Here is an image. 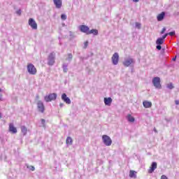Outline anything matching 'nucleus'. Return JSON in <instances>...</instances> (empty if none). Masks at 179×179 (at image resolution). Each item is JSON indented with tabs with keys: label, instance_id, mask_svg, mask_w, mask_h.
Wrapping results in <instances>:
<instances>
[{
	"label": "nucleus",
	"instance_id": "412c9836",
	"mask_svg": "<svg viewBox=\"0 0 179 179\" xmlns=\"http://www.w3.org/2000/svg\"><path fill=\"white\" fill-rule=\"evenodd\" d=\"M73 58V56L72 55V53H69L66 58V61H68V62H71V61H72Z\"/></svg>",
	"mask_w": 179,
	"mask_h": 179
},
{
	"label": "nucleus",
	"instance_id": "423d86ee",
	"mask_svg": "<svg viewBox=\"0 0 179 179\" xmlns=\"http://www.w3.org/2000/svg\"><path fill=\"white\" fill-rule=\"evenodd\" d=\"M44 99L46 103H49V101H52L53 100H57V94H50L48 96H45Z\"/></svg>",
	"mask_w": 179,
	"mask_h": 179
},
{
	"label": "nucleus",
	"instance_id": "f03ea898",
	"mask_svg": "<svg viewBox=\"0 0 179 179\" xmlns=\"http://www.w3.org/2000/svg\"><path fill=\"white\" fill-rule=\"evenodd\" d=\"M134 64H135V60L131 57L124 58V60L123 62V65L126 67L131 66V65Z\"/></svg>",
	"mask_w": 179,
	"mask_h": 179
},
{
	"label": "nucleus",
	"instance_id": "72a5a7b5",
	"mask_svg": "<svg viewBox=\"0 0 179 179\" xmlns=\"http://www.w3.org/2000/svg\"><path fill=\"white\" fill-rule=\"evenodd\" d=\"M161 179H169V178H167V176H166L165 175H162L161 176Z\"/></svg>",
	"mask_w": 179,
	"mask_h": 179
},
{
	"label": "nucleus",
	"instance_id": "ea45409f",
	"mask_svg": "<svg viewBox=\"0 0 179 179\" xmlns=\"http://www.w3.org/2000/svg\"><path fill=\"white\" fill-rule=\"evenodd\" d=\"M154 132H155V134H157V129H156L155 127L154 128Z\"/></svg>",
	"mask_w": 179,
	"mask_h": 179
},
{
	"label": "nucleus",
	"instance_id": "58836bf2",
	"mask_svg": "<svg viewBox=\"0 0 179 179\" xmlns=\"http://www.w3.org/2000/svg\"><path fill=\"white\" fill-rule=\"evenodd\" d=\"M41 122H42V124H45V120L41 119Z\"/></svg>",
	"mask_w": 179,
	"mask_h": 179
},
{
	"label": "nucleus",
	"instance_id": "79ce46f5",
	"mask_svg": "<svg viewBox=\"0 0 179 179\" xmlns=\"http://www.w3.org/2000/svg\"><path fill=\"white\" fill-rule=\"evenodd\" d=\"M176 59H177V57L173 58V61H176Z\"/></svg>",
	"mask_w": 179,
	"mask_h": 179
},
{
	"label": "nucleus",
	"instance_id": "f3484780",
	"mask_svg": "<svg viewBox=\"0 0 179 179\" xmlns=\"http://www.w3.org/2000/svg\"><path fill=\"white\" fill-rule=\"evenodd\" d=\"M164 16H166V13L164 12H162V13L158 15L157 17L158 22H162V20L164 19Z\"/></svg>",
	"mask_w": 179,
	"mask_h": 179
},
{
	"label": "nucleus",
	"instance_id": "c03bdc74",
	"mask_svg": "<svg viewBox=\"0 0 179 179\" xmlns=\"http://www.w3.org/2000/svg\"><path fill=\"white\" fill-rule=\"evenodd\" d=\"M38 99H39V96H38V95H37L36 96V99L38 100Z\"/></svg>",
	"mask_w": 179,
	"mask_h": 179
},
{
	"label": "nucleus",
	"instance_id": "9d476101",
	"mask_svg": "<svg viewBox=\"0 0 179 179\" xmlns=\"http://www.w3.org/2000/svg\"><path fill=\"white\" fill-rule=\"evenodd\" d=\"M62 100L64 101L66 104H71V99L66 96V94H62Z\"/></svg>",
	"mask_w": 179,
	"mask_h": 179
},
{
	"label": "nucleus",
	"instance_id": "473e14b6",
	"mask_svg": "<svg viewBox=\"0 0 179 179\" xmlns=\"http://www.w3.org/2000/svg\"><path fill=\"white\" fill-rule=\"evenodd\" d=\"M169 36V34H165L161 38H163V40L164 41V39Z\"/></svg>",
	"mask_w": 179,
	"mask_h": 179
},
{
	"label": "nucleus",
	"instance_id": "0eeeda50",
	"mask_svg": "<svg viewBox=\"0 0 179 179\" xmlns=\"http://www.w3.org/2000/svg\"><path fill=\"white\" fill-rule=\"evenodd\" d=\"M28 24L33 30H37V22H36V20H34V19L29 18Z\"/></svg>",
	"mask_w": 179,
	"mask_h": 179
},
{
	"label": "nucleus",
	"instance_id": "b1692460",
	"mask_svg": "<svg viewBox=\"0 0 179 179\" xmlns=\"http://www.w3.org/2000/svg\"><path fill=\"white\" fill-rule=\"evenodd\" d=\"M21 131H22L23 135H26V134H27V128L24 126H22L21 127Z\"/></svg>",
	"mask_w": 179,
	"mask_h": 179
},
{
	"label": "nucleus",
	"instance_id": "39448f33",
	"mask_svg": "<svg viewBox=\"0 0 179 179\" xmlns=\"http://www.w3.org/2000/svg\"><path fill=\"white\" fill-rule=\"evenodd\" d=\"M160 78L155 77L152 78V84L155 87V89H162V84H160Z\"/></svg>",
	"mask_w": 179,
	"mask_h": 179
},
{
	"label": "nucleus",
	"instance_id": "7ed1b4c3",
	"mask_svg": "<svg viewBox=\"0 0 179 179\" xmlns=\"http://www.w3.org/2000/svg\"><path fill=\"white\" fill-rule=\"evenodd\" d=\"M102 141L106 146H111V144L113 143V140H111V138L107 135L102 136Z\"/></svg>",
	"mask_w": 179,
	"mask_h": 179
},
{
	"label": "nucleus",
	"instance_id": "2eb2a0df",
	"mask_svg": "<svg viewBox=\"0 0 179 179\" xmlns=\"http://www.w3.org/2000/svg\"><path fill=\"white\" fill-rule=\"evenodd\" d=\"M103 101L105 103V106H111V103H113V99H111V97L104 98Z\"/></svg>",
	"mask_w": 179,
	"mask_h": 179
},
{
	"label": "nucleus",
	"instance_id": "4c0bfd02",
	"mask_svg": "<svg viewBox=\"0 0 179 179\" xmlns=\"http://www.w3.org/2000/svg\"><path fill=\"white\" fill-rule=\"evenodd\" d=\"M175 103H176V106H178V104H179V101H178V100H176V101H175Z\"/></svg>",
	"mask_w": 179,
	"mask_h": 179
},
{
	"label": "nucleus",
	"instance_id": "c9c22d12",
	"mask_svg": "<svg viewBox=\"0 0 179 179\" xmlns=\"http://www.w3.org/2000/svg\"><path fill=\"white\" fill-rule=\"evenodd\" d=\"M87 44H89V43L87 41L85 42V43H84L85 48H86V47H87Z\"/></svg>",
	"mask_w": 179,
	"mask_h": 179
},
{
	"label": "nucleus",
	"instance_id": "a19ab883",
	"mask_svg": "<svg viewBox=\"0 0 179 179\" xmlns=\"http://www.w3.org/2000/svg\"><path fill=\"white\" fill-rule=\"evenodd\" d=\"M63 106H64V103H61L59 104V107H61V108H62Z\"/></svg>",
	"mask_w": 179,
	"mask_h": 179
},
{
	"label": "nucleus",
	"instance_id": "1a4fd4ad",
	"mask_svg": "<svg viewBox=\"0 0 179 179\" xmlns=\"http://www.w3.org/2000/svg\"><path fill=\"white\" fill-rule=\"evenodd\" d=\"M37 108L39 113H44L45 108L44 107V103L41 101H37Z\"/></svg>",
	"mask_w": 179,
	"mask_h": 179
},
{
	"label": "nucleus",
	"instance_id": "393cba45",
	"mask_svg": "<svg viewBox=\"0 0 179 179\" xmlns=\"http://www.w3.org/2000/svg\"><path fill=\"white\" fill-rule=\"evenodd\" d=\"M62 68H63V71L65 73H66V72H68V64L64 63L63 64V66H62Z\"/></svg>",
	"mask_w": 179,
	"mask_h": 179
},
{
	"label": "nucleus",
	"instance_id": "f8f14e48",
	"mask_svg": "<svg viewBox=\"0 0 179 179\" xmlns=\"http://www.w3.org/2000/svg\"><path fill=\"white\" fill-rule=\"evenodd\" d=\"M80 30L83 33H86L87 34V33H89L90 28L86 25H81L80 27Z\"/></svg>",
	"mask_w": 179,
	"mask_h": 179
},
{
	"label": "nucleus",
	"instance_id": "bb28decb",
	"mask_svg": "<svg viewBox=\"0 0 179 179\" xmlns=\"http://www.w3.org/2000/svg\"><path fill=\"white\" fill-rule=\"evenodd\" d=\"M27 169H29V170H31V171H34L36 170V168H34V166H27Z\"/></svg>",
	"mask_w": 179,
	"mask_h": 179
},
{
	"label": "nucleus",
	"instance_id": "f257e3e1",
	"mask_svg": "<svg viewBox=\"0 0 179 179\" xmlns=\"http://www.w3.org/2000/svg\"><path fill=\"white\" fill-rule=\"evenodd\" d=\"M55 64V52H52L48 57V65L52 66Z\"/></svg>",
	"mask_w": 179,
	"mask_h": 179
},
{
	"label": "nucleus",
	"instance_id": "c756f323",
	"mask_svg": "<svg viewBox=\"0 0 179 179\" xmlns=\"http://www.w3.org/2000/svg\"><path fill=\"white\" fill-rule=\"evenodd\" d=\"M168 36H176V31H171L168 33Z\"/></svg>",
	"mask_w": 179,
	"mask_h": 179
},
{
	"label": "nucleus",
	"instance_id": "6ab92c4d",
	"mask_svg": "<svg viewBox=\"0 0 179 179\" xmlns=\"http://www.w3.org/2000/svg\"><path fill=\"white\" fill-rule=\"evenodd\" d=\"M129 178H136V171H129Z\"/></svg>",
	"mask_w": 179,
	"mask_h": 179
},
{
	"label": "nucleus",
	"instance_id": "f704fd0d",
	"mask_svg": "<svg viewBox=\"0 0 179 179\" xmlns=\"http://www.w3.org/2000/svg\"><path fill=\"white\" fill-rule=\"evenodd\" d=\"M164 31H166V27H164L161 31V34H164Z\"/></svg>",
	"mask_w": 179,
	"mask_h": 179
},
{
	"label": "nucleus",
	"instance_id": "5701e85b",
	"mask_svg": "<svg viewBox=\"0 0 179 179\" xmlns=\"http://www.w3.org/2000/svg\"><path fill=\"white\" fill-rule=\"evenodd\" d=\"M164 43V41L162 38H158L156 41V44L162 45Z\"/></svg>",
	"mask_w": 179,
	"mask_h": 179
},
{
	"label": "nucleus",
	"instance_id": "6e6552de",
	"mask_svg": "<svg viewBox=\"0 0 179 179\" xmlns=\"http://www.w3.org/2000/svg\"><path fill=\"white\" fill-rule=\"evenodd\" d=\"M112 62L113 65H118V62L120 61V55L118 52H115L112 56Z\"/></svg>",
	"mask_w": 179,
	"mask_h": 179
},
{
	"label": "nucleus",
	"instance_id": "dca6fc26",
	"mask_svg": "<svg viewBox=\"0 0 179 179\" xmlns=\"http://www.w3.org/2000/svg\"><path fill=\"white\" fill-rule=\"evenodd\" d=\"M143 105L145 108H150V107H152V102L145 101L143 102Z\"/></svg>",
	"mask_w": 179,
	"mask_h": 179
},
{
	"label": "nucleus",
	"instance_id": "a878e982",
	"mask_svg": "<svg viewBox=\"0 0 179 179\" xmlns=\"http://www.w3.org/2000/svg\"><path fill=\"white\" fill-rule=\"evenodd\" d=\"M166 87H168V89H170V90H172V89H174V85H173V83H171L167 84Z\"/></svg>",
	"mask_w": 179,
	"mask_h": 179
},
{
	"label": "nucleus",
	"instance_id": "49530a36",
	"mask_svg": "<svg viewBox=\"0 0 179 179\" xmlns=\"http://www.w3.org/2000/svg\"><path fill=\"white\" fill-rule=\"evenodd\" d=\"M2 91H3L2 89L0 88V93H1V92H2Z\"/></svg>",
	"mask_w": 179,
	"mask_h": 179
},
{
	"label": "nucleus",
	"instance_id": "ddd939ff",
	"mask_svg": "<svg viewBox=\"0 0 179 179\" xmlns=\"http://www.w3.org/2000/svg\"><path fill=\"white\" fill-rule=\"evenodd\" d=\"M53 2L57 9H60L62 6V0H53Z\"/></svg>",
	"mask_w": 179,
	"mask_h": 179
},
{
	"label": "nucleus",
	"instance_id": "a18cd8bd",
	"mask_svg": "<svg viewBox=\"0 0 179 179\" xmlns=\"http://www.w3.org/2000/svg\"><path fill=\"white\" fill-rule=\"evenodd\" d=\"M0 118H2V114L0 113Z\"/></svg>",
	"mask_w": 179,
	"mask_h": 179
},
{
	"label": "nucleus",
	"instance_id": "9b49d317",
	"mask_svg": "<svg viewBox=\"0 0 179 179\" xmlns=\"http://www.w3.org/2000/svg\"><path fill=\"white\" fill-rule=\"evenodd\" d=\"M156 169H157V163L152 162L150 169L148 170L149 174H152V173H153Z\"/></svg>",
	"mask_w": 179,
	"mask_h": 179
},
{
	"label": "nucleus",
	"instance_id": "20e7f679",
	"mask_svg": "<svg viewBox=\"0 0 179 179\" xmlns=\"http://www.w3.org/2000/svg\"><path fill=\"white\" fill-rule=\"evenodd\" d=\"M27 71L30 75H36L37 73V69L33 65V64H29L27 66Z\"/></svg>",
	"mask_w": 179,
	"mask_h": 179
},
{
	"label": "nucleus",
	"instance_id": "2f4dec72",
	"mask_svg": "<svg viewBox=\"0 0 179 179\" xmlns=\"http://www.w3.org/2000/svg\"><path fill=\"white\" fill-rule=\"evenodd\" d=\"M156 48H157V50H162V45H159V44H157Z\"/></svg>",
	"mask_w": 179,
	"mask_h": 179
},
{
	"label": "nucleus",
	"instance_id": "a211bd4d",
	"mask_svg": "<svg viewBox=\"0 0 179 179\" xmlns=\"http://www.w3.org/2000/svg\"><path fill=\"white\" fill-rule=\"evenodd\" d=\"M87 34H94V36H97L99 34V31H97V29H91L87 32Z\"/></svg>",
	"mask_w": 179,
	"mask_h": 179
},
{
	"label": "nucleus",
	"instance_id": "aec40b11",
	"mask_svg": "<svg viewBox=\"0 0 179 179\" xmlns=\"http://www.w3.org/2000/svg\"><path fill=\"white\" fill-rule=\"evenodd\" d=\"M73 143V140H72L71 137L69 136L66 138V145H72Z\"/></svg>",
	"mask_w": 179,
	"mask_h": 179
},
{
	"label": "nucleus",
	"instance_id": "4468645a",
	"mask_svg": "<svg viewBox=\"0 0 179 179\" xmlns=\"http://www.w3.org/2000/svg\"><path fill=\"white\" fill-rule=\"evenodd\" d=\"M9 131L10 132H12V134H16V132H17V129H16V127H15L13 123H10Z\"/></svg>",
	"mask_w": 179,
	"mask_h": 179
},
{
	"label": "nucleus",
	"instance_id": "7c9ffc66",
	"mask_svg": "<svg viewBox=\"0 0 179 179\" xmlns=\"http://www.w3.org/2000/svg\"><path fill=\"white\" fill-rule=\"evenodd\" d=\"M17 15H18L19 16H20V15H22V10L20 9L17 10L16 11Z\"/></svg>",
	"mask_w": 179,
	"mask_h": 179
},
{
	"label": "nucleus",
	"instance_id": "4be33fe9",
	"mask_svg": "<svg viewBox=\"0 0 179 179\" xmlns=\"http://www.w3.org/2000/svg\"><path fill=\"white\" fill-rule=\"evenodd\" d=\"M127 119L129 121V122H135V118L132 117V115H128Z\"/></svg>",
	"mask_w": 179,
	"mask_h": 179
},
{
	"label": "nucleus",
	"instance_id": "cd10ccee",
	"mask_svg": "<svg viewBox=\"0 0 179 179\" xmlns=\"http://www.w3.org/2000/svg\"><path fill=\"white\" fill-rule=\"evenodd\" d=\"M61 19H62V20H66V15L62 14Z\"/></svg>",
	"mask_w": 179,
	"mask_h": 179
},
{
	"label": "nucleus",
	"instance_id": "37998d69",
	"mask_svg": "<svg viewBox=\"0 0 179 179\" xmlns=\"http://www.w3.org/2000/svg\"><path fill=\"white\" fill-rule=\"evenodd\" d=\"M139 0H133V2H138Z\"/></svg>",
	"mask_w": 179,
	"mask_h": 179
},
{
	"label": "nucleus",
	"instance_id": "e433bc0d",
	"mask_svg": "<svg viewBox=\"0 0 179 179\" xmlns=\"http://www.w3.org/2000/svg\"><path fill=\"white\" fill-rule=\"evenodd\" d=\"M0 100L1 101H2V100H3V99L2 98V94L0 93Z\"/></svg>",
	"mask_w": 179,
	"mask_h": 179
},
{
	"label": "nucleus",
	"instance_id": "c85d7f7f",
	"mask_svg": "<svg viewBox=\"0 0 179 179\" xmlns=\"http://www.w3.org/2000/svg\"><path fill=\"white\" fill-rule=\"evenodd\" d=\"M136 29H141V23H139V22H136Z\"/></svg>",
	"mask_w": 179,
	"mask_h": 179
}]
</instances>
